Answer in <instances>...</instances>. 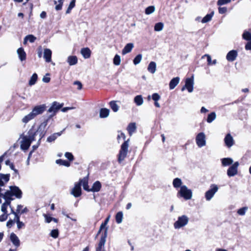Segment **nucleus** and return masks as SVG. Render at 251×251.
I'll return each mask as SVG.
<instances>
[{"label":"nucleus","instance_id":"obj_1","mask_svg":"<svg viewBox=\"0 0 251 251\" xmlns=\"http://www.w3.org/2000/svg\"><path fill=\"white\" fill-rule=\"evenodd\" d=\"M48 125V120H45L39 126L38 129L35 131L32 128L29 129L26 135H21L20 147L23 151H26L30 147L32 141L35 140V136L39 134V141L46 134L45 128Z\"/></svg>","mask_w":251,"mask_h":251},{"label":"nucleus","instance_id":"obj_2","mask_svg":"<svg viewBox=\"0 0 251 251\" xmlns=\"http://www.w3.org/2000/svg\"><path fill=\"white\" fill-rule=\"evenodd\" d=\"M45 105L44 104L35 106L30 113L23 118L22 122L26 124L37 116L42 114L45 110Z\"/></svg>","mask_w":251,"mask_h":251},{"label":"nucleus","instance_id":"obj_3","mask_svg":"<svg viewBox=\"0 0 251 251\" xmlns=\"http://www.w3.org/2000/svg\"><path fill=\"white\" fill-rule=\"evenodd\" d=\"M9 190H7L4 195H2L5 198L8 199H11V201L14 199L13 196H15L17 199H21L22 196V192L19 188L16 186H11L9 187Z\"/></svg>","mask_w":251,"mask_h":251},{"label":"nucleus","instance_id":"obj_4","mask_svg":"<svg viewBox=\"0 0 251 251\" xmlns=\"http://www.w3.org/2000/svg\"><path fill=\"white\" fill-rule=\"evenodd\" d=\"M130 139H128L125 141L121 145V149L118 154V162L121 163L126 158L128 151L129 142Z\"/></svg>","mask_w":251,"mask_h":251},{"label":"nucleus","instance_id":"obj_5","mask_svg":"<svg viewBox=\"0 0 251 251\" xmlns=\"http://www.w3.org/2000/svg\"><path fill=\"white\" fill-rule=\"evenodd\" d=\"M192 196V190L189 189L186 185L181 186L177 194V197L182 198L186 201L191 200Z\"/></svg>","mask_w":251,"mask_h":251},{"label":"nucleus","instance_id":"obj_6","mask_svg":"<svg viewBox=\"0 0 251 251\" xmlns=\"http://www.w3.org/2000/svg\"><path fill=\"white\" fill-rule=\"evenodd\" d=\"M219 187L215 184H212L210 186L209 189L205 193V198L207 201H210L214 196L215 194L218 192Z\"/></svg>","mask_w":251,"mask_h":251},{"label":"nucleus","instance_id":"obj_7","mask_svg":"<svg viewBox=\"0 0 251 251\" xmlns=\"http://www.w3.org/2000/svg\"><path fill=\"white\" fill-rule=\"evenodd\" d=\"M189 221V218L186 215L178 217L177 220L174 223L175 228L178 229L186 226Z\"/></svg>","mask_w":251,"mask_h":251},{"label":"nucleus","instance_id":"obj_8","mask_svg":"<svg viewBox=\"0 0 251 251\" xmlns=\"http://www.w3.org/2000/svg\"><path fill=\"white\" fill-rule=\"evenodd\" d=\"M63 106V104H59L56 101L52 103L51 106L48 109V112L50 113L49 118L46 120H49V119L54 116L59 109H60Z\"/></svg>","mask_w":251,"mask_h":251},{"label":"nucleus","instance_id":"obj_9","mask_svg":"<svg viewBox=\"0 0 251 251\" xmlns=\"http://www.w3.org/2000/svg\"><path fill=\"white\" fill-rule=\"evenodd\" d=\"M196 142L198 146L200 148L204 147L206 145V136L203 132H200L196 137Z\"/></svg>","mask_w":251,"mask_h":251},{"label":"nucleus","instance_id":"obj_10","mask_svg":"<svg viewBox=\"0 0 251 251\" xmlns=\"http://www.w3.org/2000/svg\"><path fill=\"white\" fill-rule=\"evenodd\" d=\"M239 166L238 162H234L227 171V175L229 177L234 176L238 173V168Z\"/></svg>","mask_w":251,"mask_h":251},{"label":"nucleus","instance_id":"obj_11","mask_svg":"<svg viewBox=\"0 0 251 251\" xmlns=\"http://www.w3.org/2000/svg\"><path fill=\"white\" fill-rule=\"evenodd\" d=\"M110 219V216H108L105 220L104 223H102L100 228L98 231V234L101 235H106L107 234V227L106 226Z\"/></svg>","mask_w":251,"mask_h":251},{"label":"nucleus","instance_id":"obj_12","mask_svg":"<svg viewBox=\"0 0 251 251\" xmlns=\"http://www.w3.org/2000/svg\"><path fill=\"white\" fill-rule=\"evenodd\" d=\"M224 142L226 146L228 148H230L234 145L235 142L230 133H228L226 135L224 138Z\"/></svg>","mask_w":251,"mask_h":251},{"label":"nucleus","instance_id":"obj_13","mask_svg":"<svg viewBox=\"0 0 251 251\" xmlns=\"http://www.w3.org/2000/svg\"><path fill=\"white\" fill-rule=\"evenodd\" d=\"M71 194L75 197H78L81 194V184L76 183L71 191Z\"/></svg>","mask_w":251,"mask_h":251},{"label":"nucleus","instance_id":"obj_14","mask_svg":"<svg viewBox=\"0 0 251 251\" xmlns=\"http://www.w3.org/2000/svg\"><path fill=\"white\" fill-rule=\"evenodd\" d=\"M1 197L4 199L5 202L1 205V210L2 212L6 214L7 213V208L8 206L10 207L11 209H13L10 205L11 199H8V198H5V197L3 196V195H2Z\"/></svg>","mask_w":251,"mask_h":251},{"label":"nucleus","instance_id":"obj_15","mask_svg":"<svg viewBox=\"0 0 251 251\" xmlns=\"http://www.w3.org/2000/svg\"><path fill=\"white\" fill-rule=\"evenodd\" d=\"M194 80L193 78H187L185 80V87L189 93L193 91Z\"/></svg>","mask_w":251,"mask_h":251},{"label":"nucleus","instance_id":"obj_16","mask_svg":"<svg viewBox=\"0 0 251 251\" xmlns=\"http://www.w3.org/2000/svg\"><path fill=\"white\" fill-rule=\"evenodd\" d=\"M237 55V51L235 50H232L227 53L226 58L228 61L232 62L236 59Z\"/></svg>","mask_w":251,"mask_h":251},{"label":"nucleus","instance_id":"obj_17","mask_svg":"<svg viewBox=\"0 0 251 251\" xmlns=\"http://www.w3.org/2000/svg\"><path fill=\"white\" fill-rule=\"evenodd\" d=\"M11 214H13L14 220L16 221L17 225V227L20 229L24 226V224L20 221V217L17 213L15 212L13 209H11Z\"/></svg>","mask_w":251,"mask_h":251},{"label":"nucleus","instance_id":"obj_18","mask_svg":"<svg viewBox=\"0 0 251 251\" xmlns=\"http://www.w3.org/2000/svg\"><path fill=\"white\" fill-rule=\"evenodd\" d=\"M9 174L4 175L0 174V186H3L9 180ZM2 189L0 188V193Z\"/></svg>","mask_w":251,"mask_h":251},{"label":"nucleus","instance_id":"obj_19","mask_svg":"<svg viewBox=\"0 0 251 251\" xmlns=\"http://www.w3.org/2000/svg\"><path fill=\"white\" fill-rule=\"evenodd\" d=\"M52 52L50 49H45L44 50L43 57L47 62H50L51 60Z\"/></svg>","mask_w":251,"mask_h":251},{"label":"nucleus","instance_id":"obj_20","mask_svg":"<svg viewBox=\"0 0 251 251\" xmlns=\"http://www.w3.org/2000/svg\"><path fill=\"white\" fill-rule=\"evenodd\" d=\"M180 78L179 77L173 78L170 82L169 88L170 90L174 89L179 83Z\"/></svg>","mask_w":251,"mask_h":251},{"label":"nucleus","instance_id":"obj_21","mask_svg":"<svg viewBox=\"0 0 251 251\" xmlns=\"http://www.w3.org/2000/svg\"><path fill=\"white\" fill-rule=\"evenodd\" d=\"M134 47V45L133 43H128L127 44L124 48L122 50V54L123 55H125L129 52H130L132 49Z\"/></svg>","mask_w":251,"mask_h":251},{"label":"nucleus","instance_id":"obj_22","mask_svg":"<svg viewBox=\"0 0 251 251\" xmlns=\"http://www.w3.org/2000/svg\"><path fill=\"white\" fill-rule=\"evenodd\" d=\"M136 130V126L135 123H130L127 127V130L130 136H131L133 133L135 132Z\"/></svg>","mask_w":251,"mask_h":251},{"label":"nucleus","instance_id":"obj_23","mask_svg":"<svg viewBox=\"0 0 251 251\" xmlns=\"http://www.w3.org/2000/svg\"><path fill=\"white\" fill-rule=\"evenodd\" d=\"M91 52V51L88 48H82L81 50V53L85 59L89 58L90 57Z\"/></svg>","mask_w":251,"mask_h":251},{"label":"nucleus","instance_id":"obj_24","mask_svg":"<svg viewBox=\"0 0 251 251\" xmlns=\"http://www.w3.org/2000/svg\"><path fill=\"white\" fill-rule=\"evenodd\" d=\"M17 53L21 61L25 60L26 59V53L22 48L17 50Z\"/></svg>","mask_w":251,"mask_h":251},{"label":"nucleus","instance_id":"obj_25","mask_svg":"<svg viewBox=\"0 0 251 251\" xmlns=\"http://www.w3.org/2000/svg\"><path fill=\"white\" fill-rule=\"evenodd\" d=\"M156 70V64L155 62L151 61L148 67V71L151 73L153 74Z\"/></svg>","mask_w":251,"mask_h":251},{"label":"nucleus","instance_id":"obj_26","mask_svg":"<svg viewBox=\"0 0 251 251\" xmlns=\"http://www.w3.org/2000/svg\"><path fill=\"white\" fill-rule=\"evenodd\" d=\"M222 164L223 166L226 167L230 165H232L233 160L231 158H224L221 159Z\"/></svg>","mask_w":251,"mask_h":251},{"label":"nucleus","instance_id":"obj_27","mask_svg":"<svg viewBox=\"0 0 251 251\" xmlns=\"http://www.w3.org/2000/svg\"><path fill=\"white\" fill-rule=\"evenodd\" d=\"M67 61L70 66L75 65L77 63V58L76 56H69Z\"/></svg>","mask_w":251,"mask_h":251},{"label":"nucleus","instance_id":"obj_28","mask_svg":"<svg viewBox=\"0 0 251 251\" xmlns=\"http://www.w3.org/2000/svg\"><path fill=\"white\" fill-rule=\"evenodd\" d=\"M109 115V110L107 108H103L100 109V117L101 118H105Z\"/></svg>","mask_w":251,"mask_h":251},{"label":"nucleus","instance_id":"obj_29","mask_svg":"<svg viewBox=\"0 0 251 251\" xmlns=\"http://www.w3.org/2000/svg\"><path fill=\"white\" fill-rule=\"evenodd\" d=\"M78 183H80L81 185H82L85 190L90 192V189L89 188L88 180L86 178H83Z\"/></svg>","mask_w":251,"mask_h":251},{"label":"nucleus","instance_id":"obj_30","mask_svg":"<svg viewBox=\"0 0 251 251\" xmlns=\"http://www.w3.org/2000/svg\"><path fill=\"white\" fill-rule=\"evenodd\" d=\"M36 37L33 35L30 34L26 36L24 39L23 43L25 45L27 43V41L30 43H33L36 40Z\"/></svg>","mask_w":251,"mask_h":251},{"label":"nucleus","instance_id":"obj_31","mask_svg":"<svg viewBox=\"0 0 251 251\" xmlns=\"http://www.w3.org/2000/svg\"><path fill=\"white\" fill-rule=\"evenodd\" d=\"M214 11H212L210 14H207L201 19V22L203 24H204L210 22L212 20V18L214 15Z\"/></svg>","mask_w":251,"mask_h":251},{"label":"nucleus","instance_id":"obj_32","mask_svg":"<svg viewBox=\"0 0 251 251\" xmlns=\"http://www.w3.org/2000/svg\"><path fill=\"white\" fill-rule=\"evenodd\" d=\"M101 187V185L99 181H97L93 184L92 188L90 189V191L99 192L100 190Z\"/></svg>","mask_w":251,"mask_h":251},{"label":"nucleus","instance_id":"obj_33","mask_svg":"<svg viewBox=\"0 0 251 251\" xmlns=\"http://www.w3.org/2000/svg\"><path fill=\"white\" fill-rule=\"evenodd\" d=\"M182 184L181 179L179 178H176L173 181V185L174 188H180Z\"/></svg>","mask_w":251,"mask_h":251},{"label":"nucleus","instance_id":"obj_34","mask_svg":"<svg viewBox=\"0 0 251 251\" xmlns=\"http://www.w3.org/2000/svg\"><path fill=\"white\" fill-rule=\"evenodd\" d=\"M134 102L137 106H141L143 103V99L141 95H137L134 98Z\"/></svg>","mask_w":251,"mask_h":251},{"label":"nucleus","instance_id":"obj_35","mask_svg":"<svg viewBox=\"0 0 251 251\" xmlns=\"http://www.w3.org/2000/svg\"><path fill=\"white\" fill-rule=\"evenodd\" d=\"M62 133V131H61L60 132H57V133H53V134L51 135L49 137H48L47 140V141L48 142H51L54 141L57 138V137H58L61 135Z\"/></svg>","mask_w":251,"mask_h":251},{"label":"nucleus","instance_id":"obj_36","mask_svg":"<svg viewBox=\"0 0 251 251\" xmlns=\"http://www.w3.org/2000/svg\"><path fill=\"white\" fill-rule=\"evenodd\" d=\"M216 118V114L215 112H213L210 113L208 115L207 118V122L208 123H212L214 120H215Z\"/></svg>","mask_w":251,"mask_h":251},{"label":"nucleus","instance_id":"obj_37","mask_svg":"<svg viewBox=\"0 0 251 251\" xmlns=\"http://www.w3.org/2000/svg\"><path fill=\"white\" fill-rule=\"evenodd\" d=\"M37 78H38L37 75L36 73L33 74L30 78V80L28 82V84L30 86L34 85L36 82Z\"/></svg>","mask_w":251,"mask_h":251},{"label":"nucleus","instance_id":"obj_38","mask_svg":"<svg viewBox=\"0 0 251 251\" xmlns=\"http://www.w3.org/2000/svg\"><path fill=\"white\" fill-rule=\"evenodd\" d=\"M109 105L112 110L116 112L119 110V106L116 103L115 101H111L109 102Z\"/></svg>","mask_w":251,"mask_h":251},{"label":"nucleus","instance_id":"obj_39","mask_svg":"<svg viewBox=\"0 0 251 251\" xmlns=\"http://www.w3.org/2000/svg\"><path fill=\"white\" fill-rule=\"evenodd\" d=\"M64 0H58V1L54 0V3L55 4V9L56 10H60L62 9Z\"/></svg>","mask_w":251,"mask_h":251},{"label":"nucleus","instance_id":"obj_40","mask_svg":"<svg viewBox=\"0 0 251 251\" xmlns=\"http://www.w3.org/2000/svg\"><path fill=\"white\" fill-rule=\"evenodd\" d=\"M10 240L15 246L19 247L20 246V240L18 236H10Z\"/></svg>","mask_w":251,"mask_h":251},{"label":"nucleus","instance_id":"obj_41","mask_svg":"<svg viewBox=\"0 0 251 251\" xmlns=\"http://www.w3.org/2000/svg\"><path fill=\"white\" fill-rule=\"evenodd\" d=\"M23 206L21 204L18 205L17 207L16 212H15L17 213V214L20 212L21 214L26 213L28 211L26 207H25L24 209H23Z\"/></svg>","mask_w":251,"mask_h":251},{"label":"nucleus","instance_id":"obj_42","mask_svg":"<svg viewBox=\"0 0 251 251\" xmlns=\"http://www.w3.org/2000/svg\"><path fill=\"white\" fill-rule=\"evenodd\" d=\"M123 218V214L122 212H119L116 215V221L118 224H120L122 222Z\"/></svg>","mask_w":251,"mask_h":251},{"label":"nucleus","instance_id":"obj_43","mask_svg":"<svg viewBox=\"0 0 251 251\" xmlns=\"http://www.w3.org/2000/svg\"><path fill=\"white\" fill-rule=\"evenodd\" d=\"M242 38L244 40L251 41V33L248 31H245L242 34Z\"/></svg>","mask_w":251,"mask_h":251},{"label":"nucleus","instance_id":"obj_44","mask_svg":"<svg viewBox=\"0 0 251 251\" xmlns=\"http://www.w3.org/2000/svg\"><path fill=\"white\" fill-rule=\"evenodd\" d=\"M155 10L154 6H150L147 7L145 9V14L147 15H150L153 13Z\"/></svg>","mask_w":251,"mask_h":251},{"label":"nucleus","instance_id":"obj_45","mask_svg":"<svg viewBox=\"0 0 251 251\" xmlns=\"http://www.w3.org/2000/svg\"><path fill=\"white\" fill-rule=\"evenodd\" d=\"M121 62V57L118 54H116L113 58V63L115 65L119 66Z\"/></svg>","mask_w":251,"mask_h":251},{"label":"nucleus","instance_id":"obj_46","mask_svg":"<svg viewBox=\"0 0 251 251\" xmlns=\"http://www.w3.org/2000/svg\"><path fill=\"white\" fill-rule=\"evenodd\" d=\"M164 27V24L162 23H156L154 25V30L156 31H161Z\"/></svg>","mask_w":251,"mask_h":251},{"label":"nucleus","instance_id":"obj_47","mask_svg":"<svg viewBox=\"0 0 251 251\" xmlns=\"http://www.w3.org/2000/svg\"><path fill=\"white\" fill-rule=\"evenodd\" d=\"M56 163L57 164H59L61 165H63L65 166L69 167L70 166V163L66 160H63L62 159H58L56 160Z\"/></svg>","mask_w":251,"mask_h":251},{"label":"nucleus","instance_id":"obj_48","mask_svg":"<svg viewBox=\"0 0 251 251\" xmlns=\"http://www.w3.org/2000/svg\"><path fill=\"white\" fill-rule=\"evenodd\" d=\"M142 59V55L141 54L137 55L133 60V63L136 65L140 63Z\"/></svg>","mask_w":251,"mask_h":251},{"label":"nucleus","instance_id":"obj_49","mask_svg":"<svg viewBox=\"0 0 251 251\" xmlns=\"http://www.w3.org/2000/svg\"><path fill=\"white\" fill-rule=\"evenodd\" d=\"M248 209V208L247 207H242L238 210L237 213L239 215L243 216V215H245L246 212L247 211Z\"/></svg>","mask_w":251,"mask_h":251},{"label":"nucleus","instance_id":"obj_50","mask_svg":"<svg viewBox=\"0 0 251 251\" xmlns=\"http://www.w3.org/2000/svg\"><path fill=\"white\" fill-rule=\"evenodd\" d=\"M231 2V0H218L217 1V5L221 6L224 4L229 3Z\"/></svg>","mask_w":251,"mask_h":251},{"label":"nucleus","instance_id":"obj_51","mask_svg":"<svg viewBox=\"0 0 251 251\" xmlns=\"http://www.w3.org/2000/svg\"><path fill=\"white\" fill-rule=\"evenodd\" d=\"M121 138H123L124 140H125V139H126V135H125V134L123 132H121V131H119L118 132V135L117 136V140H118L119 142H120V139Z\"/></svg>","mask_w":251,"mask_h":251},{"label":"nucleus","instance_id":"obj_52","mask_svg":"<svg viewBox=\"0 0 251 251\" xmlns=\"http://www.w3.org/2000/svg\"><path fill=\"white\" fill-rule=\"evenodd\" d=\"M151 98L154 101H158L160 99V96L157 93H154L152 95Z\"/></svg>","mask_w":251,"mask_h":251},{"label":"nucleus","instance_id":"obj_53","mask_svg":"<svg viewBox=\"0 0 251 251\" xmlns=\"http://www.w3.org/2000/svg\"><path fill=\"white\" fill-rule=\"evenodd\" d=\"M65 156L68 158L70 161H73L74 160V156L73 154L69 152H66L65 153Z\"/></svg>","mask_w":251,"mask_h":251},{"label":"nucleus","instance_id":"obj_54","mask_svg":"<svg viewBox=\"0 0 251 251\" xmlns=\"http://www.w3.org/2000/svg\"><path fill=\"white\" fill-rule=\"evenodd\" d=\"M49 76H50V74H47L46 75L44 76V77H43L42 81L44 82H45V83L49 82L50 80V78L49 77Z\"/></svg>","mask_w":251,"mask_h":251},{"label":"nucleus","instance_id":"obj_55","mask_svg":"<svg viewBox=\"0 0 251 251\" xmlns=\"http://www.w3.org/2000/svg\"><path fill=\"white\" fill-rule=\"evenodd\" d=\"M205 57H207V62H208V65H212V60H211V56L209 55V54H204V55H203L202 56V58H204Z\"/></svg>","mask_w":251,"mask_h":251},{"label":"nucleus","instance_id":"obj_56","mask_svg":"<svg viewBox=\"0 0 251 251\" xmlns=\"http://www.w3.org/2000/svg\"><path fill=\"white\" fill-rule=\"evenodd\" d=\"M106 236H101L100 241L99 243V245H100L101 246L104 247L105 241H106Z\"/></svg>","mask_w":251,"mask_h":251},{"label":"nucleus","instance_id":"obj_57","mask_svg":"<svg viewBox=\"0 0 251 251\" xmlns=\"http://www.w3.org/2000/svg\"><path fill=\"white\" fill-rule=\"evenodd\" d=\"M219 12L220 14H224L227 12V8L226 7H220L218 8Z\"/></svg>","mask_w":251,"mask_h":251},{"label":"nucleus","instance_id":"obj_58","mask_svg":"<svg viewBox=\"0 0 251 251\" xmlns=\"http://www.w3.org/2000/svg\"><path fill=\"white\" fill-rule=\"evenodd\" d=\"M43 216L45 217V221L46 223H49L52 221V217H51L50 216L45 214H44Z\"/></svg>","mask_w":251,"mask_h":251},{"label":"nucleus","instance_id":"obj_59","mask_svg":"<svg viewBox=\"0 0 251 251\" xmlns=\"http://www.w3.org/2000/svg\"><path fill=\"white\" fill-rule=\"evenodd\" d=\"M16 221L14 220V218L13 219L10 218L7 222V226L10 227Z\"/></svg>","mask_w":251,"mask_h":251},{"label":"nucleus","instance_id":"obj_60","mask_svg":"<svg viewBox=\"0 0 251 251\" xmlns=\"http://www.w3.org/2000/svg\"><path fill=\"white\" fill-rule=\"evenodd\" d=\"M74 85L77 86V89L78 90H81L82 89V84L79 81H76L74 82Z\"/></svg>","mask_w":251,"mask_h":251},{"label":"nucleus","instance_id":"obj_61","mask_svg":"<svg viewBox=\"0 0 251 251\" xmlns=\"http://www.w3.org/2000/svg\"><path fill=\"white\" fill-rule=\"evenodd\" d=\"M7 218V213L5 214L3 213V214L0 216V221L3 222L6 220Z\"/></svg>","mask_w":251,"mask_h":251},{"label":"nucleus","instance_id":"obj_62","mask_svg":"<svg viewBox=\"0 0 251 251\" xmlns=\"http://www.w3.org/2000/svg\"><path fill=\"white\" fill-rule=\"evenodd\" d=\"M245 49L246 50H251V40L247 43Z\"/></svg>","mask_w":251,"mask_h":251},{"label":"nucleus","instance_id":"obj_63","mask_svg":"<svg viewBox=\"0 0 251 251\" xmlns=\"http://www.w3.org/2000/svg\"><path fill=\"white\" fill-rule=\"evenodd\" d=\"M58 230L57 229H53L51 230L50 235H58Z\"/></svg>","mask_w":251,"mask_h":251},{"label":"nucleus","instance_id":"obj_64","mask_svg":"<svg viewBox=\"0 0 251 251\" xmlns=\"http://www.w3.org/2000/svg\"><path fill=\"white\" fill-rule=\"evenodd\" d=\"M96 251H105L104 250V247L98 245V246L96 249Z\"/></svg>","mask_w":251,"mask_h":251}]
</instances>
